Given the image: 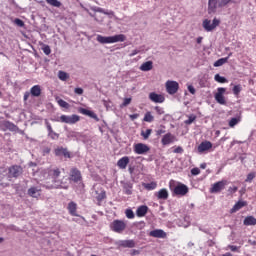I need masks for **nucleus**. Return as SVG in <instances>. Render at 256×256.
<instances>
[{"mask_svg": "<svg viewBox=\"0 0 256 256\" xmlns=\"http://www.w3.org/2000/svg\"><path fill=\"white\" fill-rule=\"evenodd\" d=\"M130 104H131V98H124L122 107H127V105H130Z\"/></svg>", "mask_w": 256, "mask_h": 256, "instance_id": "obj_55", "label": "nucleus"}, {"mask_svg": "<svg viewBox=\"0 0 256 256\" xmlns=\"http://www.w3.org/2000/svg\"><path fill=\"white\" fill-rule=\"evenodd\" d=\"M237 186H233V187H229V189H228V191L230 192V193H237Z\"/></svg>", "mask_w": 256, "mask_h": 256, "instance_id": "obj_62", "label": "nucleus"}, {"mask_svg": "<svg viewBox=\"0 0 256 256\" xmlns=\"http://www.w3.org/2000/svg\"><path fill=\"white\" fill-rule=\"evenodd\" d=\"M243 225H246L247 227L256 225V218L253 216H247L243 221Z\"/></svg>", "mask_w": 256, "mask_h": 256, "instance_id": "obj_31", "label": "nucleus"}, {"mask_svg": "<svg viewBox=\"0 0 256 256\" xmlns=\"http://www.w3.org/2000/svg\"><path fill=\"white\" fill-rule=\"evenodd\" d=\"M148 211L149 207H147V205H142L137 208L136 215L137 217H145Z\"/></svg>", "mask_w": 256, "mask_h": 256, "instance_id": "obj_28", "label": "nucleus"}, {"mask_svg": "<svg viewBox=\"0 0 256 256\" xmlns=\"http://www.w3.org/2000/svg\"><path fill=\"white\" fill-rule=\"evenodd\" d=\"M188 91L191 93V95H195L196 93L195 87L193 85H188Z\"/></svg>", "mask_w": 256, "mask_h": 256, "instance_id": "obj_56", "label": "nucleus"}, {"mask_svg": "<svg viewBox=\"0 0 256 256\" xmlns=\"http://www.w3.org/2000/svg\"><path fill=\"white\" fill-rule=\"evenodd\" d=\"M117 245L119 247L133 249L137 244L135 243V240H120L117 242Z\"/></svg>", "mask_w": 256, "mask_h": 256, "instance_id": "obj_22", "label": "nucleus"}, {"mask_svg": "<svg viewBox=\"0 0 256 256\" xmlns=\"http://www.w3.org/2000/svg\"><path fill=\"white\" fill-rule=\"evenodd\" d=\"M240 122H241L240 117L231 118L229 121V127H235V125H238Z\"/></svg>", "mask_w": 256, "mask_h": 256, "instance_id": "obj_39", "label": "nucleus"}, {"mask_svg": "<svg viewBox=\"0 0 256 256\" xmlns=\"http://www.w3.org/2000/svg\"><path fill=\"white\" fill-rule=\"evenodd\" d=\"M42 51L45 55H51V47L49 45H44Z\"/></svg>", "mask_w": 256, "mask_h": 256, "instance_id": "obj_50", "label": "nucleus"}, {"mask_svg": "<svg viewBox=\"0 0 256 256\" xmlns=\"http://www.w3.org/2000/svg\"><path fill=\"white\" fill-rule=\"evenodd\" d=\"M128 165H129V156H124L117 161V166L119 167V169H127Z\"/></svg>", "mask_w": 256, "mask_h": 256, "instance_id": "obj_26", "label": "nucleus"}, {"mask_svg": "<svg viewBox=\"0 0 256 256\" xmlns=\"http://www.w3.org/2000/svg\"><path fill=\"white\" fill-rule=\"evenodd\" d=\"M151 69H153V61L144 62L140 66V71H151Z\"/></svg>", "mask_w": 256, "mask_h": 256, "instance_id": "obj_32", "label": "nucleus"}, {"mask_svg": "<svg viewBox=\"0 0 256 256\" xmlns=\"http://www.w3.org/2000/svg\"><path fill=\"white\" fill-rule=\"evenodd\" d=\"M225 185H227V180H222L214 183L210 188V193H221V191L225 189Z\"/></svg>", "mask_w": 256, "mask_h": 256, "instance_id": "obj_14", "label": "nucleus"}, {"mask_svg": "<svg viewBox=\"0 0 256 256\" xmlns=\"http://www.w3.org/2000/svg\"><path fill=\"white\" fill-rule=\"evenodd\" d=\"M225 91H227L224 87L217 88V92L214 95V99L219 105H227V100H225Z\"/></svg>", "mask_w": 256, "mask_h": 256, "instance_id": "obj_7", "label": "nucleus"}, {"mask_svg": "<svg viewBox=\"0 0 256 256\" xmlns=\"http://www.w3.org/2000/svg\"><path fill=\"white\" fill-rule=\"evenodd\" d=\"M202 27L205 29V31L207 32H211L213 31V27H212V24H211V20L209 19H205L202 23Z\"/></svg>", "mask_w": 256, "mask_h": 256, "instance_id": "obj_34", "label": "nucleus"}, {"mask_svg": "<svg viewBox=\"0 0 256 256\" xmlns=\"http://www.w3.org/2000/svg\"><path fill=\"white\" fill-rule=\"evenodd\" d=\"M208 7H209V9H216L217 8V0H208Z\"/></svg>", "mask_w": 256, "mask_h": 256, "instance_id": "obj_49", "label": "nucleus"}, {"mask_svg": "<svg viewBox=\"0 0 256 256\" xmlns=\"http://www.w3.org/2000/svg\"><path fill=\"white\" fill-rule=\"evenodd\" d=\"M127 37H125L124 34H117L114 36H103L101 34H98L96 36V41L98 43H101V45H109L111 43H123Z\"/></svg>", "mask_w": 256, "mask_h": 256, "instance_id": "obj_2", "label": "nucleus"}, {"mask_svg": "<svg viewBox=\"0 0 256 256\" xmlns=\"http://www.w3.org/2000/svg\"><path fill=\"white\" fill-rule=\"evenodd\" d=\"M213 147V144L210 141L201 142L198 146V153H205V151H209Z\"/></svg>", "mask_w": 256, "mask_h": 256, "instance_id": "obj_24", "label": "nucleus"}, {"mask_svg": "<svg viewBox=\"0 0 256 256\" xmlns=\"http://www.w3.org/2000/svg\"><path fill=\"white\" fill-rule=\"evenodd\" d=\"M123 185V191L125 195H133V183L131 182H121Z\"/></svg>", "mask_w": 256, "mask_h": 256, "instance_id": "obj_27", "label": "nucleus"}, {"mask_svg": "<svg viewBox=\"0 0 256 256\" xmlns=\"http://www.w3.org/2000/svg\"><path fill=\"white\" fill-rule=\"evenodd\" d=\"M229 61V57L220 58L214 63V67H222V65H225Z\"/></svg>", "mask_w": 256, "mask_h": 256, "instance_id": "obj_36", "label": "nucleus"}, {"mask_svg": "<svg viewBox=\"0 0 256 256\" xmlns=\"http://www.w3.org/2000/svg\"><path fill=\"white\" fill-rule=\"evenodd\" d=\"M149 99L153 103H164L165 102V97L161 94H157L155 92H152L149 94Z\"/></svg>", "mask_w": 256, "mask_h": 256, "instance_id": "obj_21", "label": "nucleus"}, {"mask_svg": "<svg viewBox=\"0 0 256 256\" xmlns=\"http://www.w3.org/2000/svg\"><path fill=\"white\" fill-rule=\"evenodd\" d=\"M155 197H157V199H161L162 201H167V199H169V191H167L166 188H162L155 193Z\"/></svg>", "mask_w": 256, "mask_h": 256, "instance_id": "obj_23", "label": "nucleus"}, {"mask_svg": "<svg viewBox=\"0 0 256 256\" xmlns=\"http://www.w3.org/2000/svg\"><path fill=\"white\" fill-rule=\"evenodd\" d=\"M139 53H141V51L135 49V50H133V51L129 54V57H135V55H137V54H139Z\"/></svg>", "mask_w": 256, "mask_h": 256, "instance_id": "obj_59", "label": "nucleus"}, {"mask_svg": "<svg viewBox=\"0 0 256 256\" xmlns=\"http://www.w3.org/2000/svg\"><path fill=\"white\" fill-rule=\"evenodd\" d=\"M229 249H230V251H232V252H237V251H239V248H238L237 246H235V245H229Z\"/></svg>", "mask_w": 256, "mask_h": 256, "instance_id": "obj_60", "label": "nucleus"}, {"mask_svg": "<svg viewBox=\"0 0 256 256\" xmlns=\"http://www.w3.org/2000/svg\"><path fill=\"white\" fill-rule=\"evenodd\" d=\"M243 207H247V201L240 200L231 208L230 213H237Z\"/></svg>", "mask_w": 256, "mask_h": 256, "instance_id": "obj_25", "label": "nucleus"}, {"mask_svg": "<svg viewBox=\"0 0 256 256\" xmlns=\"http://www.w3.org/2000/svg\"><path fill=\"white\" fill-rule=\"evenodd\" d=\"M69 178H57L52 183L53 184H43L44 189H69V183L67 182Z\"/></svg>", "mask_w": 256, "mask_h": 256, "instance_id": "obj_3", "label": "nucleus"}, {"mask_svg": "<svg viewBox=\"0 0 256 256\" xmlns=\"http://www.w3.org/2000/svg\"><path fill=\"white\" fill-rule=\"evenodd\" d=\"M154 119L155 117L151 115V112H146L143 121H145L146 123H153Z\"/></svg>", "mask_w": 256, "mask_h": 256, "instance_id": "obj_38", "label": "nucleus"}, {"mask_svg": "<svg viewBox=\"0 0 256 256\" xmlns=\"http://www.w3.org/2000/svg\"><path fill=\"white\" fill-rule=\"evenodd\" d=\"M44 125L47 129V137L52 141H57L59 139V133L53 131V126H51V122H49L48 119H45Z\"/></svg>", "mask_w": 256, "mask_h": 256, "instance_id": "obj_8", "label": "nucleus"}, {"mask_svg": "<svg viewBox=\"0 0 256 256\" xmlns=\"http://www.w3.org/2000/svg\"><path fill=\"white\" fill-rule=\"evenodd\" d=\"M79 115L73 114L71 116L67 115H61L60 116V121L61 123H67L68 125H75L79 121Z\"/></svg>", "mask_w": 256, "mask_h": 256, "instance_id": "obj_12", "label": "nucleus"}, {"mask_svg": "<svg viewBox=\"0 0 256 256\" xmlns=\"http://www.w3.org/2000/svg\"><path fill=\"white\" fill-rule=\"evenodd\" d=\"M154 109H155L157 115H165V110L162 107L156 106Z\"/></svg>", "mask_w": 256, "mask_h": 256, "instance_id": "obj_52", "label": "nucleus"}, {"mask_svg": "<svg viewBox=\"0 0 256 256\" xmlns=\"http://www.w3.org/2000/svg\"><path fill=\"white\" fill-rule=\"evenodd\" d=\"M151 133H153V130L152 129H147L145 132L142 131L141 135L143 136L144 139H147L148 137L151 136Z\"/></svg>", "mask_w": 256, "mask_h": 256, "instance_id": "obj_48", "label": "nucleus"}, {"mask_svg": "<svg viewBox=\"0 0 256 256\" xmlns=\"http://www.w3.org/2000/svg\"><path fill=\"white\" fill-rule=\"evenodd\" d=\"M58 78L60 79V81H67V79H69V74H67V72L65 71H59Z\"/></svg>", "mask_w": 256, "mask_h": 256, "instance_id": "obj_40", "label": "nucleus"}, {"mask_svg": "<svg viewBox=\"0 0 256 256\" xmlns=\"http://www.w3.org/2000/svg\"><path fill=\"white\" fill-rule=\"evenodd\" d=\"M47 173L50 179H52L53 183V181H56V179H59V177H61V168L57 166H51L47 169Z\"/></svg>", "mask_w": 256, "mask_h": 256, "instance_id": "obj_11", "label": "nucleus"}, {"mask_svg": "<svg viewBox=\"0 0 256 256\" xmlns=\"http://www.w3.org/2000/svg\"><path fill=\"white\" fill-rule=\"evenodd\" d=\"M74 93L76 95H83V88H75Z\"/></svg>", "mask_w": 256, "mask_h": 256, "instance_id": "obj_58", "label": "nucleus"}, {"mask_svg": "<svg viewBox=\"0 0 256 256\" xmlns=\"http://www.w3.org/2000/svg\"><path fill=\"white\" fill-rule=\"evenodd\" d=\"M169 189L172 193V197H185V195L189 193V187H187V185L175 182L174 180L170 181Z\"/></svg>", "mask_w": 256, "mask_h": 256, "instance_id": "obj_1", "label": "nucleus"}, {"mask_svg": "<svg viewBox=\"0 0 256 256\" xmlns=\"http://www.w3.org/2000/svg\"><path fill=\"white\" fill-rule=\"evenodd\" d=\"M242 89H243V88L241 87V84L235 85V86L233 87V89H232L233 94H234V95H239V93H241Z\"/></svg>", "mask_w": 256, "mask_h": 256, "instance_id": "obj_45", "label": "nucleus"}, {"mask_svg": "<svg viewBox=\"0 0 256 256\" xmlns=\"http://www.w3.org/2000/svg\"><path fill=\"white\" fill-rule=\"evenodd\" d=\"M30 94L32 97H40L41 96V86L40 85H34L30 89Z\"/></svg>", "mask_w": 256, "mask_h": 256, "instance_id": "obj_30", "label": "nucleus"}, {"mask_svg": "<svg viewBox=\"0 0 256 256\" xmlns=\"http://www.w3.org/2000/svg\"><path fill=\"white\" fill-rule=\"evenodd\" d=\"M165 133H166V131L163 130V129L156 130V135H157V137H159V136H161V135H163V134H165Z\"/></svg>", "mask_w": 256, "mask_h": 256, "instance_id": "obj_61", "label": "nucleus"}, {"mask_svg": "<svg viewBox=\"0 0 256 256\" xmlns=\"http://www.w3.org/2000/svg\"><path fill=\"white\" fill-rule=\"evenodd\" d=\"M59 107H62L63 109H69V107H71V105H69V103H67L65 100L59 98V99H56Z\"/></svg>", "mask_w": 256, "mask_h": 256, "instance_id": "obj_37", "label": "nucleus"}, {"mask_svg": "<svg viewBox=\"0 0 256 256\" xmlns=\"http://www.w3.org/2000/svg\"><path fill=\"white\" fill-rule=\"evenodd\" d=\"M255 177H256L255 172H251L247 175V178L245 179V182L246 183H251Z\"/></svg>", "mask_w": 256, "mask_h": 256, "instance_id": "obj_46", "label": "nucleus"}, {"mask_svg": "<svg viewBox=\"0 0 256 256\" xmlns=\"http://www.w3.org/2000/svg\"><path fill=\"white\" fill-rule=\"evenodd\" d=\"M174 153H183V148L178 146L176 149H174Z\"/></svg>", "mask_w": 256, "mask_h": 256, "instance_id": "obj_63", "label": "nucleus"}, {"mask_svg": "<svg viewBox=\"0 0 256 256\" xmlns=\"http://www.w3.org/2000/svg\"><path fill=\"white\" fill-rule=\"evenodd\" d=\"M151 151V148L147 144L137 143L134 145V153L136 155H147Z\"/></svg>", "mask_w": 256, "mask_h": 256, "instance_id": "obj_10", "label": "nucleus"}, {"mask_svg": "<svg viewBox=\"0 0 256 256\" xmlns=\"http://www.w3.org/2000/svg\"><path fill=\"white\" fill-rule=\"evenodd\" d=\"M149 236L154 237L155 239H165L167 233L162 229H155L149 232Z\"/></svg>", "mask_w": 256, "mask_h": 256, "instance_id": "obj_17", "label": "nucleus"}, {"mask_svg": "<svg viewBox=\"0 0 256 256\" xmlns=\"http://www.w3.org/2000/svg\"><path fill=\"white\" fill-rule=\"evenodd\" d=\"M11 181H13V178H11L9 172L0 174V185H2V187H8Z\"/></svg>", "mask_w": 256, "mask_h": 256, "instance_id": "obj_18", "label": "nucleus"}, {"mask_svg": "<svg viewBox=\"0 0 256 256\" xmlns=\"http://www.w3.org/2000/svg\"><path fill=\"white\" fill-rule=\"evenodd\" d=\"M69 181L73 183H81L83 181V176L81 175V171L75 167L70 169Z\"/></svg>", "mask_w": 256, "mask_h": 256, "instance_id": "obj_5", "label": "nucleus"}, {"mask_svg": "<svg viewBox=\"0 0 256 256\" xmlns=\"http://www.w3.org/2000/svg\"><path fill=\"white\" fill-rule=\"evenodd\" d=\"M27 194L29 195V197L37 199V197H41V187L32 186L28 189Z\"/></svg>", "mask_w": 256, "mask_h": 256, "instance_id": "obj_19", "label": "nucleus"}, {"mask_svg": "<svg viewBox=\"0 0 256 256\" xmlns=\"http://www.w3.org/2000/svg\"><path fill=\"white\" fill-rule=\"evenodd\" d=\"M214 80H215L217 83H228L227 78H225L224 76H220L219 74H216V75L214 76Z\"/></svg>", "mask_w": 256, "mask_h": 256, "instance_id": "obj_41", "label": "nucleus"}, {"mask_svg": "<svg viewBox=\"0 0 256 256\" xmlns=\"http://www.w3.org/2000/svg\"><path fill=\"white\" fill-rule=\"evenodd\" d=\"M195 119H197V116L190 115L188 119L185 120V125H191L195 121Z\"/></svg>", "mask_w": 256, "mask_h": 256, "instance_id": "obj_47", "label": "nucleus"}, {"mask_svg": "<svg viewBox=\"0 0 256 256\" xmlns=\"http://www.w3.org/2000/svg\"><path fill=\"white\" fill-rule=\"evenodd\" d=\"M201 173V170L199 168H192L191 169V175L197 176Z\"/></svg>", "mask_w": 256, "mask_h": 256, "instance_id": "obj_54", "label": "nucleus"}, {"mask_svg": "<svg viewBox=\"0 0 256 256\" xmlns=\"http://www.w3.org/2000/svg\"><path fill=\"white\" fill-rule=\"evenodd\" d=\"M90 9H91V11H94V13H103L104 15H113V11L108 13V12H105V9H103L101 7L91 6Z\"/></svg>", "mask_w": 256, "mask_h": 256, "instance_id": "obj_33", "label": "nucleus"}, {"mask_svg": "<svg viewBox=\"0 0 256 256\" xmlns=\"http://www.w3.org/2000/svg\"><path fill=\"white\" fill-rule=\"evenodd\" d=\"M48 5H52V7H61V2L59 0H46Z\"/></svg>", "mask_w": 256, "mask_h": 256, "instance_id": "obj_43", "label": "nucleus"}, {"mask_svg": "<svg viewBox=\"0 0 256 256\" xmlns=\"http://www.w3.org/2000/svg\"><path fill=\"white\" fill-rule=\"evenodd\" d=\"M219 23L220 21L217 20V18H214L213 21H212V31L213 29H215L216 27H219Z\"/></svg>", "mask_w": 256, "mask_h": 256, "instance_id": "obj_53", "label": "nucleus"}, {"mask_svg": "<svg viewBox=\"0 0 256 256\" xmlns=\"http://www.w3.org/2000/svg\"><path fill=\"white\" fill-rule=\"evenodd\" d=\"M166 91L168 95H175L179 91V82L174 80H168L166 82Z\"/></svg>", "mask_w": 256, "mask_h": 256, "instance_id": "obj_9", "label": "nucleus"}, {"mask_svg": "<svg viewBox=\"0 0 256 256\" xmlns=\"http://www.w3.org/2000/svg\"><path fill=\"white\" fill-rule=\"evenodd\" d=\"M161 143L164 147L167 145H171V143H175V136L168 132L162 137Z\"/></svg>", "mask_w": 256, "mask_h": 256, "instance_id": "obj_16", "label": "nucleus"}, {"mask_svg": "<svg viewBox=\"0 0 256 256\" xmlns=\"http://www.w3.org/2000/svg\"><path fill=\"white\" fill-rule=\"evenodd\" d=\"M15 25H17L18 27H25V22H23V20L16 18L14 20Z\"/></svg>", "mask_w": 256, "mask_h": 256, "instance_id": "obj_51", "label": "nucleus"}, {"mask_svg": "<svg viewBox=\"0 0 256 256\" xmlns=\"http://www.w3.org/2000/svg\"><path fill=\"white\" fill-rule=\"evenodd\" d=\"M54 154L56 155V157H65L66 159H71V153L69 152V150H67V148L64 147H58L54 150Z\"/></svg>", "mask_w": 256, "mask_h": 256, "instance_id": "obj_15", "label": "nucleus"}, {"mask_svg": "<svg viewBox=\"0 0 256 256\" xmlns=\"http://www.w3.org/2000/svg\"><path fill=\"white\" fill-rule=\"evenodd\" d=\"M66 137H68V139H77V137H79V132L68 131Z\"/></svg>", "mask_w": 256, "mask_h": 256, "instance_id": "obj_42", "label": "nucleus"}, {"mask_svg": "<svg viewBox=\"0 0 256 256\" xmlns=\"http://www.w3.org/2000/svg\"><path fill=\"white\" fill-rule=\"evenodd\" d=\"M143 187L144 189H147V191H153L154 189H157V183L156 182L144 183Z\"/></svg>", "mask_w": 256, "mask_h": 256, "instance_id": "obj_35", "label": "nucleus"}, {"mask_svg": "<svg viewBox=\"0 0 256 256\" xmlns=\"http://www.w3.org/2000/svg\"><path fill=\"white\" fill-rule=\"evenodd\" d=\"M68 211L72 217H77V203L75 202H70L68 204Z\"/></svg>", "mask_w": 256, "mask_h": 256, "instance_id": "obj_29", "label": "nucleus"}, {"mask_svg": "<svg viewBox=\"0 0 256 256\" xmlns=\"http://www.w3.org/2000/svg\"><path fill=\"white\" fill-rule=\"evenodd\" d=\"M110 229L114 233H118L121 235L125 231V229H127V223L119 219L113 220V222H111L110 224Z\"/></svg>", "mask_w": 256, "mask_h": 256, "instance_id": "obj_4", "label": "nucleus"}, {"mask_svg": "<svg viewBox=\"0 0 256 256\" xmlns=\"http://www.w3.org/2000/svg\"><path fill=\"white\" fill-rule=\"evenodd\" d=\"M125 215L127 219H135V213L131 209H126Z\"/></svg>", "mask_w": 256, "mask_h": 256, "instance_id": "obj_44", "label": "nucleus"}, {"mask_svg": "<svg viewBox=\"0 0 256 256\" xmlns=\"http://www.w3.org/2000/svg\"><path fill=\"white\" fill-rule=\"evenodd\" d=\"M8 174L10 175L11 179H19L23 175V167L19 165H13L9 167Z\"/></svg>", "mask_w": 256, "mask_h": 256, "instance_id": "obj_6", "label": "nucleus"}, {"mask_svg": "<svg viewBox=\"0 0 256 256\" xmlns=\"http://www.w3.org/2000/svg\"><path fill=\"white\" fill-rule=\"evenodd\" d=\"M130 119L132 121H135V119H139V114H132V115H130Z\"/></svg>", "mask_w": 256, "mask_h": 256, "instance_id": "obj_64", "label": "nucleus"}, {"mask_svg": "<svg viewBox=\"0 0 256 256\" xmlns=\"http://www.w3.org/2000/svg\"><path fill=\"white\" fill-rule=\"evenodd\" d=\"M78 111L82 115H86L87 117H90L91 119H94L97 122H99V117L97 116V114H95V112L88 110L87 108H79Z\"/></svg>", "mask_w": 256, "mask_h": 256, "instance_id": "obj_20", "label": "nucleus"}, {"mask_svg": "<svg viewBox=\"0 0 256 256\" xmlns=\"http://www.w3.org/2000/svg\"><path fill=\"white\" fill-rule=\"evenodd\" d=\"M43 155H49L51 153V148L49 147H44L42 150Z\"/></svg>", "mask_w": 256, "mask_h": 256, "instance_id": "obj_57", "label": "nucleus"}, {"mask_svg": "<svg viewBox=\"0 0 256 256\" xmlns=\"http://www.w3.org/2000/svg\"><path fill=\"white\" fill-rule=\"evenodd\" d=\"M0 127L2 129V131H19V127L17 125H15V123L9 121V120H5L0 124Z\"/></svg>", "mask_w": 256, "mask_h": 256, "instance_id": "obj_13", "label": "nucleus"}]
</instances>
